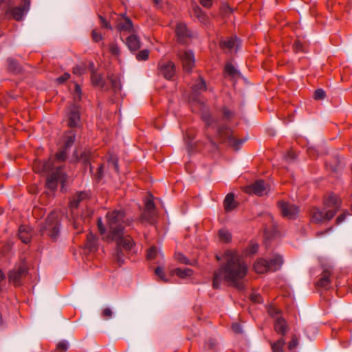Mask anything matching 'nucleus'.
Listing matches in <instances>:
<instances>
[{
  "mask_svg": "<svg viewBox=\"0 0 352 352\" xmlns=\"http://www.w3.org/2000/svg\"><path fill=\"white\" fill-rule=\"evenodd\" d=\"M133 248V247L130 249V250ZM124 250L126 251H129V250H126L124 248V247L121 245H119L118 243H117V249H116V254H115V258L118 262V263L121 265L122 264L124 263V253L122 252V250Z\"/></svg>",
  "mask_w": 352,
  "mask_h": 352,
  "instance_id": "c85d7f7f",
  "label": "nucleus"
},
{
  "mask_svg": "<svg viewBox=\"0 0 352 352\" xmlns=\"http://www.w3.org/2000/svg\"><path fill=\"white\" fill-rule=\"evenodd\" d=\"M157 254V250L156 248L151 247V248L148 249V250L147 252L146 256H147L148 259L152 260L156 257Z\"/></svg>",
  "mask_w": 352,
  "mask_h": 352,
  "instance_id": "37998d69",
  "label": "nucleus"
},
{
  "mask_svg": "<svg viewBox=\"0 0 352 352\" xmlns=\"http://www.w3.org/2000/svg\"><path fill=\"white\" fill-rule=\"evenodd\" d=\"M250 299L252 301H253L254 302L259 303L261 302V296L258 293H252L250 295Z\"/></svg>",
  "mask_w": 352,
  "mask_h": 352,
  "instance_id": "864d4df0",
  "label": "nucleus"
},
{
  "mask_svg": "<svg viewBox=\"0 0 352 352\" xmlns=\"http://www.w3.org/2000/svg\"><path fill=\"white\" fill-rule=\"evenodd\" d=\"M80 120L79 109L77 105L70 107L69 113V125L71 127L76 126Z\"/></svg>",
  "mask_w": 352,
  "mask_h": 352,
  "instance_id": "f3484780",
  "label": "nucleus"
},
{
  "mask_svg": "<svg viewBox=\"0 0 352 352\" xmlns=\"http://www.w3.org/2000/svg\"><path fill=\"white\" fill-rule=\"evenodd\" d=\"M86 247L89 251H92L96 248V240L95 236L91 233L87 236Z\"/></svg>",
  "mask_w": 352,
  "mask_h": 352,
  "instance_id": "72a5a7b5",
  "label": "nucleus"
},
{
  "mask_svg": "<svg viewBox=\"0 0 352 352\" xmlns=\"http://www.w3.org/2000/svg\"><path fill=\"white\" fill-rule=\"evenodd\" d=\"M161 74L166 78L171 79L175 74V65L172 61L162 62L160 63Z\"/></svg>",
  "mask_w": 352,
  "mask_h": 352,
  "instance_id": "ddd939ff",
  "label": "nucleus"
},
{
  "mask_svg": "<svg viewBox=\"0 0 352 352\" xmlns=\"http://www.w3.org/2000/svg\"><path fill=\"white\" fill-rule=\"evenodd\" d=\"M23 6H21L27 12L30 6V0H22Z\"/></svg>",
  "mask_w": 352,
  "mask_h": 352,
  "instance_id": "e2e57ef3",
  "label": "nucleus"
},
{
  "mask_svg": "<svg viewBox=\"0 0 352 352\" xmlns=\"http://www.w3.org/2000/svg\"><path fill=\"white\" fill-rule=\"evenodd\" d=\"M83 68L81 67H76L74 68V74L77 75H81L83 73Z\"/></svg>",
  "mask_w": 352,
  "mask_h": 352,
  "instance_id": "69168bd1",
  "label": "nucleus"
},
{
  "mask_svg": "<svg viewBox=\"0 0 352 352\" xmlns=\"http://www.w3.org/2000/svg\"><path fill=\"white\" fill-rule=\"evenodd\" d=\"M224 263L214 273L213 287L219 289L222 281L243 289V280L248 271L243 256L235 250H227L223 255Z\"/></svg>",
  "mask_w": 352,
  "mask_h": 352,
  "instance_id": "f257e3e1",
  "label": "nucleus"
},
{
  "mask_svg": "<svg viewBox=\"0 0 352 352\" xmlns=\"http://www.w3.org/2000/svg\"><path fill=\"white\" fill-rule=\"evenodd\" d=\"M68 349V343L66 341H61L56 346V351L59 352H65Z\"/></svg>",
  "mask_w": 352,
  "mask_h": 352,
  "instance_id": "ea45409f",
  "label": "nucleus"
},
{
  "mask_svg": "<svg viewBox=\"0 0 352 352\" xmlns=\"http://www.w3.org/2000/svg\"><path fill=\"white\" fill-rule=\"evenodd\" d=\"M278 207L282 215L287 219H295L299 212L298 208L296 206L284 201H280Z\"/></svg>",
  "mask_w": 352,
  "mask_h": 352,
  "instance_id": "9b49d317",
  "label": "nucleus"
},
{
  "mask_svg": "<svg viewBox=\"0 0 352 352\" xmlns=\"http://www.w3.org/2000/svg\"><path fill=\"white\" fill-rule=\"evenodd\" d=\"M346 214H340V216H338L336 219V221L338 223H342V221H344L345 218H346Z\"/></svg>",
  "mask_w": 352,
  "mask_h": 352,
  "instance_id": "338daca9",
  "label": "nucleus"
},
{
  "mask_svg": "<svg viewBox=\"0 0 352 352\" xmlns=\"http://www.w3.org/2000/svg\"><path fill=\"white\" fill-rule=\"evenodd\" d=\"M109 166L113 168L115 171H118V160L116 157L111 156L109 160Z\"/></svg>",
  "mask_w": 352,
  "mask_h": 352,
  "instance_id": "58836bf2",
  "label": "nucleus"
},
{
  "mask_svg": "<svg viewBox=\"0 0 352 352\" xmlns=\"http://www.w3.org/2000/svg\"><path fill=\"white\" fill-rule=\"evenodd\" d=\"M87 197V193L85 192H78L70 201V207L76 208L78 206L79 203Z\"/></svg>",
  "mask_w": 352,
  "mask_h": 352,
  "instance_id": "bb28decb",
  "label": "nucleus"
},
{
  "mask_svg": "<svg viewBox=\"0 0 352 352\" xmlns=\"http://www.w3.org/2000/svg\"><path fill=\"white\" fill-rule=\"evenodd\" d=\"M218 135L222 141H228L229 144L238 149L240 144L243 141L236 140L232 134V131L229 128L222 126L218 129Z\"/></svg>",
  "mask_w": 352,
  "mask_h": 352,
  "instance_id": "1a4fd4ad",
  "label": "nucleus"
},
{
  "mask_svg": "<svg viewBox=\"0 0 352 352\" xmlns=\"http://www.w3.org/2000/svg\"><path fill=\"white\" fill-rule=\"evenodd\" d=\"M325 212L319 208L312 210L311 217V221L316 223H320L331 220L339 210L341 201L336 195H330L324 200Z\"/></svg>",
  "mask_w": 352,
  "mask_h": 352,
  "instance_id": "7ed1b4c3",
  "label": "nucleus"
},
{
  "mask_svg": "<svg viewBox=\"0 0 352 352\" xmlns=\"http://www.w3.org/2000/svg\"><path fill=\"white\" fill-rule=\"evenodd\" d=\"M109 51L112 55L116 56H119L120 52V48L118 46V45L116 43H113L110 45Z\"/></svg>",
  "mask_w": 352,
  "mask_h": 352,
  "instance_id": "79ce46f5",
  "label": "nucleus"
},
{
  "mask_svg": "<svg viewBox=\"0 0 352 352\" xmlns=\"http://www.w3.org/2000/svg\"><path fill=\"white\" fill-rule=\"evenodd\" d=\"M116 28L120 32H131L133 31L132 21L129 17L123 15L119 19Z\"/></svg>",
  "mask_w": 352,
  "mask_h": 352,
  "instance_id": "2eb2a0df",
  "label": "nucleus"
},
{
  "mask_svg": "<svg viewBox=\"0 0 352 352\" xmlns=\"http://www.w3.org/2000/svg\"><path fill=\"white\" fill-rule=\"evenodd\" d=\"M268 313L270 315L272 316H275L276 315L278 314V310L275 308L274 307H272L271 306L269 309H268Z\"/></svg>",
  "mask_w": 352,
  "mask_h": 352,
  "instance_id": "680f3d73",
  "label": "nucleus"
},
{
  "mask_svg": "<svg viewBox=\"0 0 352 352\" xmlns=\"http://www.w3.org/2000/svg\"><path fill=\"white\" fill-rule=\"evenodd\" d=\"M232 331L237 334H240L243 333V329L240 324L236 322L234 323L232 326Z\"/></svg>",
  "mask_w": 352,
  "mask_h": 352,
  "instance_id": "603ef678",
  "label": "nucleus"
},
{
  "mask_svg": "<svg viewBox=\"0 0 352 352\" xmlns=\"http://www.w3.org/2000/svg\"><path fill=\"white\" fill-rule=\"evenodd\" d=\"M271 190L270 186L262 179L256 181L254 184L247 187L248 193H253L257 196H264Z\"/></svg>",
  "mask_w": 352,
  "mask_h": 352,
  "instance_id": "0eeeda50",
  "label": "nucleus"
},
{
  "mask_svg": "<svg viewBox=\"0 0 352 352\" xmlns=\"http://www.w3.org/2000/svg\"><path fill=\"white\" fill-rule=\"evenodd\" d=\"M200 3L205 8H210L212 5V0H199Z\"/></svg>",
  "mask_w": 352,
  "mask_h": 352,
  "instance_id": "052dcab7",
  "label": "nucleus"
},
{
  "mask_svg": "<svg viewBox=\"0 0 352 352\" xmlns=\"http://www.w3.org/2000/svg\"><path fill=\"white\" fill-rule=\"evenodd\" d=\"M80 95H81V88L78 84H76L75 85V94H74L75 100H76V99L80 100Z\"/></svg>",
  "mask_w": 352,
  "mask_h": 352,
  "instance_id": "4d7b16f0",
  "label": "nucleus"
},
{
  "mask_svg": "<svg viewBox=\"0 0 352 352\" xmlns=\"http://www.w3.org/2000/svg\"><path fill=\"white\" fill-rule=\"evenodd\" d=\"M91 82L96 86L102 87L104 86V81L102 77L96 73H93L91 76Z\"/></svg>",
  "mask_w": 352,
  "mask_h": 352,
  "instance_id": "c9c22d12",
  "label": "nucleus"
},
{
  "mask_svg": "<svg viewBox=\"0 0 352 352\" xmlns=\"http://www.w3.org/2000/svg\"><path fill=\"white\" fill-rule=\"evenodd\" d=\"M67 149L65 148L56 154V159L59 161H64L67 157Z\"/></svg>",
  "mask_w": 352,
  "mask_h": 352,
  "instance_id": "3c124183",
  "label": "nucleus"
},
{
  "mask_svg": "<svg viewBox=\"0 0 352 352\" xmlns=\"http://www.w3.org/2000/svg\"><path fill=\"white\" fill-rule=\"evenodd\" d=\"M176 258H177V259L179 262H181L182 263H184V264H188L189 263L188 261L187 258L184 255H183L182 254H180V253L177 254H176Z\"/></svg>",
  "mask_w": 352,
  "mask_h": 352,
  "instance_id": "bf43d9fd",
  "label": "nucleus"
},
{
  "mask_svg": "<svg viewBox=\"0 0 352 352\" xmlns=\"http://www.w3.org/2000/svg\"><path fill=\"white\" fill-rule=\"evenodd\" d=\"M258 250V244L256 243H254V244H252L248 250V254H253L254 253H256Z\"/></svg>",
  "mask_w": 352,
  "mask_h": 352,
  "instance_id": "6e6d98bb",
  "label": "nucleus"
},
{
  "mask_svg": "<svg viewBox=\"0 0 352 352\" xmlns=\"http://www.w3.org/2000/svg\"><path fill=\"white\" fill-rule=\"evenodd\" d=\"M40 231L43 235H46L52 240L56 241L60 232L59 213L56 211L50 212L45 223L41 226Z\"/></svg>",
  "mask_w": 352,
  "mask_h": 352,
  "instance_id": "20e7f679",
  "label": "nucleus"
},
{
  "mask_svg": "<svg viewBox=\"0 0 352 352\" xmlns=\"http://www.w3.org/2000/svg\"><path fill=\"white\" fill-rule=\"evenodd\" d=\"M8 67L12 72H18L19 70V66L18 63L12 58H10L8 59Z\"/></svg>",
  "mask_w": 352,
  "mask_h": 352,
  "instance_id": "e433bc0d",
  "label": "nucleus"
},
{
  "mask_svg": "<svg viewBox=\"0 0 352 352\" xmlns=\"http://www.w3.org/2000/svg\"><path fill=\"white\" fill-rule=\"evenodd\" d=\"M192 12L194 16L201 23L206 24L208 21V16L202 11V10L196 4L193 5Z\"/></svg>",
  "mask_w": 352,
  "mask_h": 352,
  "instance_id": "b1692460",
  "label": "nucleus"
},
{
  "mask_svg": "<svg viewBox=\"0 0 352 352\" xmlns=\"http://www.w3.org/2000/svg\"><path fill=\"white\" fill-rule=\"evenodd\" d=\"M91 37L94 41L99 42L102 39V34L98 32L96 29L93 30L91 32Z\"/></svg>",
  "mask_w": 352,
  "mask_h": 352,
  "instance_id": "49530a36",
  "label": "nucleus"
},
{
  "mask_svg": "<svg viewBox=\"0 0 352 352\" xmlns=\"http://www.w3.org/2000/svg\"><path fill=\"white\" fill-rule=\"evenodd\" d=\"M149 51L148 50H143L137 54L136 58L138 60H145L148 58Z\"/></svg>",
  "mask_w": 352,
  "mask_h": 352,
  "instance_id": "4c0bfd02",
  "label": "nucleus"
},
{
  "mask_svg": "<svg viewBox=\"0 0 352 352\" xmlns=\"http://www.w3.org/2000/svg\"><path fill=\"white\" fill-rule=\"evenodd\" d=\"M126 45L131 51H136L140 49L141 46L139 38L135 34H131L127 37Z\"/></svg>",
  "mask_w": 352,
  "mask_h": 352,
  "instance_id": "5701e85b",
  "label": "nucleus"
},
{
  "mask_svg": "<svg viewBox=\"0 0 352 352\" xmlns=\"http://www.w3.org/2000/svg\"><path fill=\"white\" fill-rule=\"evenodd\" d=\"M107 228L102 224L101 218L98 219V227L101 234L104 235L107 241H116L124 249L130 250L134 246L133 239L129 235H124V227L129 226L130 223L126 219L124 212L122 210H115L109 212L106 215Z\"/></svg>",
  "mask_w": 352,
  "mask_h": 352,
  "instance_id": "f03ea898",
  "label": "nucleus"
},
{
  "mask_svg": "<svg viewBox=\"0 0 352 352\" xmlns=\"http://www.w3.org/2000/svg\"><path fill=\"white\" fill-rule=\"evenodd\" d=\"M283 258L280 255H274L269 261V271L275 272L279 270L283 264Z\"/></svg>",
  "mask_w": 352,
  "mask_h": 352,
  "instance_id": "412c9836",
  "label": "nucleus"
},
{
  "mask_svg": "<svg viewBox=\"0 0 352 352\" xmlns=\"http://www.w3.org/2000/svg\"><path fill=\"white\" fill-rule=\"evenodd\" d=\"M74 228L77 230V232H80L81 230H80V227L81 226L80 221L79 220H74L73 223Z\"/></svg>",
  "mask_w": 352,
  "mask_h": 352,
  "instance_id": "0e129e2a",
  "label": "nucleus"
},
{
  "mask_svg": "<svg viewBox=\"0 0 352 352\" xmlns=\"http://www.w3.org/2000/svg\"><path fill=\"white\" fill-rule=\"evenodd\" d=\"M155 274L159 276L162 280L164 282H168V280L166 278L165 274L160 267H157L155 270Z\"/></svg>",
  "mask_w": 352,
  "mask_h": 352,
  "instance_id": "09e8293b",
  "label": "nucleus"
},
{
  "mask_svg": "<svg viewBox=\"0 0 352 352\" xmlns=\"http://www.w3.org/2000/svg\"><path fill=\"white\" fill-rule=\"evenodd\" d=\"M236 206L234 201V196L232 193H229L224 200V208L226 212L232 211Z\"/></svg>",
  "mask_w": 352,
  "mask_h": 352,
  "instance_id": "a878e982",
  "label": "nucleus"
},
{
  "mask_svg": "<svg viewBox=\"0 0 352 352\" xmlns=\"http://www.w3.org/2000/svg\"><path fill=\"white\" fill-rule=\"evenodd\" d=\"M178 56L182 63L183 68L185 72H189L195 65L194 54L190 50L182 51Z\"/></svg>",
  "mask_w": 352,
  "mask_h": 352,
  "instance_id": "9d476101",
  "label": "nucleus"
},
{
  "mask_svg": "<svg viewBox=\"0 0 352 352\" xmlns=\"http://www.w3.org/2000/svg\"><path fill=\"white\" fill-rule=\"evenodd\" d=\"M274 329L281 335H285L287 331V322L280 316H278L275 320Z\"/></svg>",
  "mask_w": 352,
  "mask_h": 352,
  "instance_id": "aec40b11",
  "label": "nucleus"
},
{
  "mask_svg": "<svg viewBox=\"0 0 352 352\" xmlns=\"http://www.w3.org/2000/svg\"><path fill=\"white\" fill-rule=\"evenodd\" d=\"M325 97V92L322 89H318L316 90L314 93V98L316 100H322Z\"/></svg>",
  "mask_w": 352,
  "mask_h": 352,
  "instance_id": "a18cd8bd",
  "label": "nucleus"
},
{
  "mask_svg": "<svg viewBox=\"0 0 352 352\" xmlns=\"http://www.w3.org/2000/svg\"><path fill=\"white\" fill-rule=\"evenodd\" d=\"M70 77V74H68V73H65L63 76L58 77L56 78V81L60 83V84H62L64 82H65L66 80H67Z\"/></svg>",
  "mask_w": 352,
  "mask_h": 352,
  "instance_id": "5fc2aeb1",
  "label": "nucleus"
},
{
  "mask_svg": "<svg viewBox=\"0 0 352 352\" xmlns=\"http://www.w3.org/2000/svg\"><path fill=\"white\" fill-rule=\"evenodd\" d=\"M144 204L145 208L141 216V221L153 223L156 217V211L152 195H149L146 197Z\"/></svg>",
  "mask_w": 352,
  "mask_h": 352,
  "instance_id": "39448f33",
  "label": "nucleus"
},
{
  "mask_svg": "<svg viewBox=\"0 0 352 352\" xmlns=\"http://www.w3.org/2000/svg\"><path fill=\"white\" fill-rule=\"evenodd\" d=\"M98 17L100 19V23H101V25L102 28L109 29V30L113 29L112 26L109 24L108 21H107L102 16L98 15Z\"/></svg>",
  "mask_w": 352,
  "mask_h": 352,
  "instance_id": "de8ad7c7",
  "label": "nucleus"
},
{
  "mask_svg": "<svg viewBox=\"0 0 352 352\" xmlns=\"http://www.w3.org/2000/svg\"><path fill=\"white\" fill-rule=\"evenodd\" d=\"M219 239L225 243H228L231 240V234L226 230H220L219 232Z\"/></svg>",
  "mask_w": 352,
  "mask_h": 352,
  "instance_id": "f704fd0d",
  "label": "nucleus"
},
{
  "mask_svg": "<svg viewBox=\"0 0 352 352\" xmlns=\"http://www.w3.org/2000/svg\"><path fill=\"white\" fill-rule=\"evenodd\" d=\"M206 82L201 78H200L198 81L192 86L193 95L206 91Z\"/></svg>",
  "mask_w": 352,
  "mask_h": 352,
  "instance_id": "7c9ffc66",
  "label": "nucleus"
},
{
  "mask_svg": "<svg viewBox=\"0 0 352 352\" xmlns=\"http://www.w3.org/2000/svg\"><path fill=\"white\" fill-rule=\"evenodd\" d=\"M109 80L114 92L117 93L121 90L120 80L118 77L111 76H109Z\"/></svg>",
  "mask_w": 352,
  "mask_h": 352,
  "instance_id": "2f4dec72",
  "label": "nucleus"
},
{
  "mask_svg": "<svg viewBox=\"0 0 352 352\" xmlns=\"http://www.w3.org/2000/svg\"><path fill=\"white\" fill-rule=\"evenodd\" d=\"M240 45V41L237 37L227 38L226 40L222 41L220 43L221 47L226 51L232 52L233 51L237 52Z\"/></svg>",
  "mask_w": 352,
  "mask_h": 352,
  "instance_id": "4468645a",
  "label": "nucleus"
},
{
  "mask_svg": "<svg viewBox=\"0 0 352 352\" xmlns=\"http://www.w3.org/2000/svg\"><path fill=\"white\" fill-rule=\"evenodd\" d=\"M26 12H27L21 6L16 7L8 10L5 14V18L8 17V14H10L14 19L20 21Z\"/></svg>",
  "mask_w": 352,
  "mask_h": 352,
  "instance_id": "6ab92c4d",
  "label": "nucleus"
},
{
  "mask_svg": "<svg viewBox=\"0 0 352 352\" xmlns=\"http://www.w3.org/2000/svg\"><path fill=\"white\" fill-rule=\"evenodd\" d=\"M298 345V339L296 336H293L292 340L289 342L288 348L289 350H293Z\"/></svg>",
  "mask_w": 352,
  "mask_h": 352,
  "instance_id": "c03bdc74",
  "label": "nucleus"
},
{
  "mask_svg": "<svg viewBox=\"0 0 352 352\" xmlns=\"http://www.w3.org/2000/svg\"><path fill=\"white\" fill-rule=\"evenodd\" d=\"M18 235L23 243H28L30 241L32 236V228L28 226H21L19 229Z\"/></svg>",
  "mask_w": 352,
  "mask_h": 352,
  "instance_id": "a211bd4d",
  "label": "nucleus"
},
{
  "mask_svg": "<svg viewBox=\"0 0 352 352\" xmlns=\"http://www.w3.org/2000/svg\"><path fill=\"white\" fill-rule=\"evenodd\" d=\"M113 312L110 308L104 309L102 313V317L106 320L111 318Z\"/></svg>",
  "mask_w": 352,
  "mask_h": 352,
  "instance_id": "8fccbe9b",
  "label": "nucleus"
},
{
  "mask_svg": "<svg viewBox=\"0 0 352 352\" xmlns=\"http://www.w3.org/2000/svg\"><path fill=\"white\" fill-rule=\"evenodd\" d=\"M225 72L228 75L233 78H237L240 76L239 72L231 63H227L226 65Z\"/></svg>",
  "mask_w": 352,
  "mask_h": 352,
  "instance_id": "c756f323",
  "label": "nucleus"
},
{
  "mask_svg": "<svg viewBox=\"0 0 352 352\" xmlns=\"http://www.w3.org/2000/svg\"><path fill=\"white\" fill-rule=\"evenodd\" d=\"M75 139L76 138L74 135H69L66 137V140L65 142V149H67L74 144Z\"/></svg>",
  "mask_w": 352,
  "mask_h": 352,
  "instance_id": "a19ab883",
  "label": "nucleus"
},
{
  "mask_svg": "<svg viewBox=\"0 0 352 352\" xmlns=\"http://www.w3.org/2000/svg\"><path fill=\"white\" fill-rule=\"evenodd\" d=\"M173 274H176L180 278H187L192 275L193 271L190 268H176L172 272Z\"/></svg>",
  "mask_w": 352,
  "mask_h": 352,
  "instance_id": "cd10ccee",
  "label": "nucleus"
},
{
  "mask_svg": "<svg viewBox=\"0 0 352 352\" xmlns=\"http://www.w3.org/2000/svg\"><path fill=\"white\" fill-rule=\"evenodd\" d=\"M175 33L180 43H185L187 38L192 36L191 32L187 29L186 24L182 22L177 24Z\"/></svg>",
  "mask_w": 352,
  "mask_h": 352,
  "instance_id": "f8f14e48",
  "label": "nucleus"
},
{
  "mask_svg": "<svg viewBox=\"0 0 352 352\" xmlns=\"http://www.w3.org/2000/svg\"><path fill=\"white\" fill-rule=\"evenodd\" d=\"M52 162L50 160L43 163L36 162L34 165V170L38 173H47L52 169Z\"/></svg>",
  "mask_w": 352,
  "mask_h": 352,
  "instance_id": "4be33fe9",
  "label": "nucleus"
},
{
  "mask_svg": "<svg viewBox=\"0 0 352 352\" xmlns=\"http://www.w3.org/2000/svg\"><path fill=\"white\" fill-rule=\"evenodd\" d=\"M331 271L329 269L324 270L317 282V286L319 287L327 289L331 282Z\"/></svg>",
  "mask_w": 352,
  "mask_h": 352,
  "instance_id": "dca6fc26",
  "label": "nucleus"
},
{
  "mask_svg": "<svg viewBox=\"0 0 352 352\" xmlns=\"http://www.w3.org/2000/svg\"><path fill=\"white\" fill-rule=\"evenodd\" d=\"M27 269L25 265H20L19 267L10 271L8 274L9 282L16 286L20 285L23 277L26 276Z\"/></svg>",
  "mask_w": 352,
  "mask_h": 352,
  "instance_id": "6e6552de",
  "label": "nucleus"
},
{
  "mask_svg": "<svg viewBox=\"0 0 352 352\" xmlns=\"http://www.w3.org/2000/svg\"><path fill=\"white\" fill-rule=\"evenodd\" d=\"M286 157L288 160H294L296 158V154L294 151H289L288 152Z\"/></svg>",
  "mask_w": 352,
  "mask_h": 352,
  "instance_id": "774afa93",
  "label": "nucleus"
},
{
  "mask_svg": "<svg viewBox=\"0 0 352 352\" xmlns=\"http://www.w3.org/2000/svg\"><path fill=\"white\" fill-rule=\"evenodd\" d=\"M66 182V175L63 172L60 168H57L56 171L53 172L51 175L47 178L46 182L47 187L51 190H54L58 183L62 184V190L64 188Z\"/></svg>",
  "mask_w": 352,
  "mask_h": 352,
  "instance_id": "423d86ee",
  "label": "nucleus"
},
{
  "mask_svg": "<svg viewBox=\"0 0 352 352\" xmlns=\"http://www.w3.org/2000/svg\"><path fill=\"white\" fill-rule=\"evenodd\" d=\"M254 269L257 273H264L269 271L268 261L260 258L254 265Z\"/></svg>",
  "mask_w": 352,
  "mask_h": 352,
  "instance_id": "393cba45",
  "label": "nucleus"
},
{
  "mask_svg": "<svg viewBox=\"0 0 352 352\" xmlns=\"http://www.w3.org/2000/svg\"><path fill=\"white\" fill-rule=\"evenodd\" d=\"M294 48L296 52L303 51L302 43L300 41H295L294 43Z\"/></svg>",
  "mask_w": 352,
  "mask_h": 352,
  "instance_id": "13d9d810",
  "label": "nucleus"
},
{
  "mask_svg": "<svg viewBox=\"0 0 352 352\" xmlns=\"http://www.w3.org/2000/svg\"><path fill=\"white\" fill-rule=\"evenodd\" d=\"M285 340L283 338L279 339L276 342H271V347L273 352H283Z\"/></svg>",
  "mask_w": 352,
  "mask_h": 352,
  "instance_id": "473e14b6",
  "label": "nucleus"
}]
</instances>
